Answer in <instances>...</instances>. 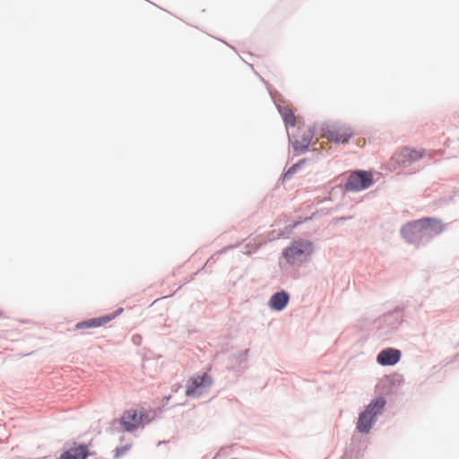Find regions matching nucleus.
Listing matches in <instances>:
<instances>
[{
    "label": "nucleus",
    "instance_id": "1",
    "mask_svg": "<svg viewBox=\"0 0 459 459\" xmlns=\"http://www.w3.org/2000/svg\"><path fill=\"white\" fill-rule=\"evenodd\" d=\"M152 420V417L143 408H131L122 414L120 423L126 430L143 429Z\"/></svg>",
    "mask_w": 459,
    "mask_h": 459
},
{
    "label": "nucleus",
    "instance_id": "2",
    "mask_svg": "<svg viewBox=\"0 0 459 459\" xmlns=\"http://www.w3.org/2000/svg\"><path fill=\"white\" fill-rule=\"evenodd\" d=\"M385 405L384 397L373 400L360 414L358 421V430H369L375 421V417L379 414Z\"/></svg>",
    "mask_w": 459,
    "mask_h": 459
},
{
    "label": "nucleus",
    "instance_id": "3",
    "mask_svg": "<svg viewBox=\"0 0 459 459\" xmlns=\"http://www.w3.org/2000/svg\"><path fill=\"white\" fill-rule=\"evenodd\" d=\"M313 244L308 240H299L291 244L284 251V257L290 264H296L303 261L306 256L311 255Z\"/></svg>",
    "mask_w": 459,
    "mask_h": 459
},
{
    "label": "nucleus",
    "instance_id": "4",
    "mask_svg": "<svg viewBox=\"0 0 459 459\" xmlns=\"http://www.w3.org/2000/svg\"><path fill=\"white\" fill-rule=\"evenodd\" d=\"M351 127L341 126H327L322 128L321 137L336 143H347L352 137Z\"/></svg>",
    "mask_w": 459,
    "mask_h": 459
},
{
    "label": "nucleus",
    "instance_id": "5",
    "mask_svg": "<svg viewBox=\"0 0 459 459\" xmlns=\"http://www.w3.org/2000/svg\"><path fill=\"white\" fill-rule=\"evenodd\" d=\"M373 180V175L369 171H354L349 176L345 189L348 191H361L371 186Z\"/></svg>",
    "mask_w": 459,
    "mask_h": 459
},
{
    "label": "nucleus",
    "instance_id": "6",
    "mask_svg": "<svg viewBox=\"0 0 459 459\" xmlns=\"http://www.w3.org/2000/svg\"><path fill=\"white\" fill-rule=\"evenodd\" d=\"M212 383V377L206 373L190 377L186 383V394L192 397L199 396L203 394L204 389L210 386Z\"/></svg>",
    "mask_w": 459,
    "mask_h": 459
},
{
    "label": "nucleus",
    "instance_id": "7",
    "mask_svg": "<svg viewBox=\"0 0 459 459\" xmlns=\"http://www.w3.org/2000/svg\"><path fill=\"white\" fill-rule=\"evenodd\" d=\"M422 219L411 221L404 225L402 230L403 238L410 243H418L425 238Z\"/></svg>",
    "mask_w": 459,
    "mask_h": 459
},
{
    "label": "nucleus",
    "instance_id": "8",
    "mask_svg": "<svg viewBox=\"0 0 459 459\" xmlns=\"http://www.w3.org/2000/svg\"><path fill=\"white\" fill-rule=\"evenodd\" d=\"M423 156V151H417L404 147L396 152L393 155L392 161H394V164L397 166H403L417 161L420 160Z\"/></svg>",
    "mask_w": 459,
    "mask_h": 459
},
{
    "label": "nucleus",
    "instance_id": "9",
    "mask_svg": "<svg viewBox=\"0 0 459 459\" xmlns=\"http://www.w3.org/2000/svg\"><path fill=\"white\" fill-rule=\"evenodd\" d=\"M401 359V351L396 349L387 348L379 352L377 361L382 366H393Z\"/></svg>",
    "mask_w": 459,
    "mask_h": 459
},
{
    "label": "nucleus",
    "instance_id": "10",
    "mask_svg": "<svg viewBox=\"0 0 459 459\" xmlns=\"http://www.w3.org/2000/svg\"><path fill=\"white\" fill-rule=\"evenodd\" d=\"M422 221L424 226V236L427 239L440 234L444 230V226L438 220L424 218L422 219Z\"/></svg>",
    "mask_w": 459,
    "mask_h": 459
},
{
    "label": "nucleus",
    "instance_id": "11",
    "mask_svg": "<svg viewBox=\"0 0 459 459\" xmlns=\"http://www.w3.org/2000/svg\"><path fill=\"white\" fill-rule=\"evenodd\" d=\"M89 455L86 445H75L64 451L59 459H85Z\"/></svg>",
    "mask_w": 459,
    "mask_h": 459
},
{
    "label": "nucleus",
    "instance_id": "12",
    "mask_svg": "<svg viewBox=\"0 0 459 459\" xmlns=\"http://www.w3.org/2000/svg\"><path fill=\"white\" fill-rule=\"evenodd\" d=\"M114 318V316H105L96 318H91L82 322H79L75 325V329L82 330V329H90V328H97L100 327L108 322H110Z\"/></svg>",
    "mask_w": 459,
    "mask_h": 459
},
{
    "label": "nucleus",
    "instance_id": "13",
    "mask_svg": "<svg viewBox=\"0 0 459 459\" xmlns=\"http://www.w3.org/2000/svg\"><path fill=\"white\" fill-rule=\"evenodd\" d=\"M289 299H290V297H289L288 293L282 290V291L274 293L271 297V299L269 300V305L273 309L281 311L287 306Z\"/></svg>",
    "mask_w": 459,
    "mask_h": 459
},
{
    "label": "nucleus",
    "instance_id": "14",
    "mask_svg": "<svg viewBox=\"0 0 459 459\" xmlns=\"http://www.w3.org/2000/svg\"><path fill=\"white\" fill-rule=\"evenodd\" d=\"M315 137V127H309L304 130L300 139H297L294 142L295 149L305 150L311 143Z\"/></svg>",
    "mask_w": 459,
    "mask_h": 459
},
{
    "label": "nucleus",
    "instance_id": "15",
    "mask_svg": "<svg viewBox=\"0 0 459 459\" xmlns=\"http://www.w3.org/2000/svg\"><path fill=\"white\" fill-rule=\"evenodd\" d=\"M281 114L283 117L284 122L287 125H290L292 126L295 125L296 117L290 109H284Z\"/></svg>",
    "mask_w": 459,
    "mask_h": 459
},
{
    "label": "nucleus",
    "instance_id": "16",
    "mask_svg": "<svg viewBox=\"0 0 459 459\" xmlns=\"http://www.w3.org/2000/svg\"><path fill=\"white\" fill-rule=\"evenodd\" d=\"M299 169V164L291 166L284 174V179L290 178Z\"/></svg>",
    "mask_w": 459,
    "mask_h": 459
},
{
    "label": "nucleus",
    "instance_id": "17",
    "mask_svg": "<svg viewBox=\"0 0 459 459\" xmlns=\"http://www.w3.org/2000/svg\"><path fill=\"white\" fill-rule=\"evenodd\" d=\"M126 450H127L126 446H123V447L117 448V455H123Z\"/></svg>",
    "mask_w": 459,
    "mask_h": 459
}]
</instances>
